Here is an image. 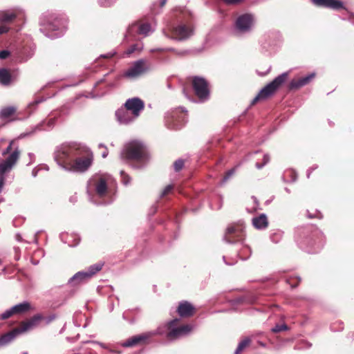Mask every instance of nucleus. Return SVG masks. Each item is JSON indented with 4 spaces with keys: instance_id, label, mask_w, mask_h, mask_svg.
I'll use <instances>...</instances> for the list:
<instances>
[{
    "instance_id": "1",
    "label": "nucleus",
    "mask_w": 354,
    "mask_h": 354,
    "mask_svg": "<svg viewBox=\"0 0 354 354\" xmlns=\"http://www.w3.org/2000/svg\"><path fill=\"white\" fill-rule=\"evenodd\" d=\"M54 159L65 171L83 173L91 167L93 153L86 145L73 143L58 147L55 151Z\"/></svg>"
},
{
    "instance_id": "2",
    "label": "nucleus",
    "mask_w": 354,
    "mask_h": 354,
    "mask_svg": "<svg viewBox=\"0 0 354 354\" xmlns=\"http://www.w3.org/2000/svg\"><path fill=\"white\" fill-rule=\"evenodd\" d=\"M39 24L41 31L50 38L62 35L65 29V21L55 17L54 14H44Z\"/></svg>"
},
{
    "instance_id": "3",
    "label": "nucleus",
    "mask_w": 354,
    "mask_h": 354,
    "mask_svg": "<svg viewBox=\"0 0 354 354\" xmlns=\"http://www.w3.org/2000/svg\"><path fill=\"white\" fill-rule=\"evenodd\" d=\"M121 157L131 160H145L147 158L145 146L141 141L132 140L125 145Z\"/></svg>"
},
{
    "instance_id": "4",
    "label": "nucleus",
    "mask_w": 354,
    "mask_h": 354,
    "mask_svg": "<svg viewBox=\"0 0 354 354\" xmlns=\"http://www.w3.org/2000/svg\"><path fill=\"white\" fill-rule=\"evenodd\" d=\"M112 181L113 179L110 175H95L88 183V192L94 191L98 196L104 197L106 195L108 186Z\"/></svg>"
},
{
    "instance_id": "5",
    "label": "nucleus",
    "mask_w": 354,
    "mask_h": 354,
    "mask_svg": "<svg viewBox=\"0 0 354 354\" xmlns=\"http://www.w3.org/2000/svg\"><path fill=\"white\" fill-rule=\"evenodd\" d=\"M288 75V72L283 73L264 86L253 99L252 104H254L259 101L265 100L270 97L287 80Z\"/></svg>"
},
{
    "instance_id": "6",
    "label": "nucleus",
    "mask_w": 354,
    "mask_h": 354,
    "mask_svg": "<svg viewBox=\"0 0 354 354\" xmlns=\"http://www.w3.org/2000/svg\"><path fill=\"white\" fill-rule=\"evenodd\" d=\"M163 34L169 38L183 40L189 38L194 33L190 23H180L174 27H168L162 30Z\"/></svg>"
},
{
    "instance_id": "7",
    "label": "nucleus",
    "mask_w": 354,
    "mask_h": 354,
    "mask_svg": "<svg viewBox=\"0 0 354 354\" xmlns=\"http://www.w3.org/2000/svg\"><path fill=\"white\" fill-rule=\"evenodd\" d=\"M19 155V151L18 148H16L8 158L0 163V191H2L6 176L16 164Z\"/></svg>"
},
{
    "instance_id": "8",
    "label": "nucleus",
    "mask_w": 354,
    "mask_h": 354,
    "mask_svg": "<svg viewBox=\"0 0 354 354\" xmlns=\"http://www.w3.org/2000/svg\"><path fill=\"white\" fill-rule=\"evenodd\" d=\"M245 225L243 222L230 225L225 231L224 239L230 243L243 242L245 238Z\"/></svg>"
},
{
    "instance_id": "9",
    "label": "nucleus",
    "mask_w": 354,
    "mask_h": 354,
    "mask_svg": "<svg viewBox=\"0 0 354 354\" xmlns=\"http://www.w3.org/2000/svg\"><path fill=\"white\" fill-rule=\"evenodd\" d=\"M179 319H175L167 325V337L170 339H177L188 335L194 328L193 326L189 324L178 326Z\"/></svg>"
},
{
    "instance_id": "10",
    "label": "nucleus",
    "mask_w": 354,
    "mask_h": 354,
    "mask_svg": "<svg viewBox=\"0 0 354 354\" xmlns=\"http://www.w3.org/2000/svg\"><path fill=\"white\" fill-rule=\"evenodd\" d=\"M102 266L103 264L101 263L92 265L87 270L77 272L72 278H71L69 282L73 286H77L85 283L99 272L102 269Z\"/></svg>"
},
{
    "instance_id": "11",
    "label": "nucleus",
    "mask_w": 354,
    "mask_h": 354,
    "mask_svg": "<svg viewBox=\"0 0 354 354\" xmlns=\"http://www.w3.org/2000/svg\"><path fill=\"white\" fill-rule=\"evenodd\" d=\"M192 86L196 96L201 102H204L209 98L208 83L204 78L194 77L192 80Z\"/></svg>"
},
{
    "instance_id": "12",
    "label": "nucleus",
    "mask_w": 354,
    "mask_h": 354,
    "mask_svg": "<svg viewBox=\"0 0 354 354\" xmlns=\"http://www.w3.org/2000/svg\"><path fill=\"white\" fill-rule=\"evenodd\" d=\"M149 70L147 62L140 59L133 63L131 66L124 73L123 76L128 79H135Z\"/></svg>"
},
{
    "instance_id": "13",
    "label": "nucleus",
    "mask_w": 354,
    "mask_h": 354,
    "mask_svg": "<svg viewBox=\"0 0 354 354\" xmlns=\"http://www.w3.org/2000/svg\"><path fill=\"white\" fill-rule=\"evenodd\" d=\"M254 24V16L251 14H243L237 17L235 29L239 33H246L252 30Z\"/></svg>"
},
{
    "instance_id": "14",
    "label": "nucleus",
    "mask_w": 354,
    "mask_h": 354,
    "mask_svg": "<svg viewBox=\"0 0 354 354\" xmlns=\"http://www.w3.org/2000/svg\"><path fill=\"white\" fill-rule=\"evenodd\" d=\"M50 320L41 314H36L24 321V332L31 330L43 324H47Z\"/></svg>"
},
{
    "instance_id": "15",
    "label": "nucleus",
    "mask_w": 354,
    "mask_h": 354,
    "mask_svg": "<svg viewBox=\"0 0 354 354\" xmlns=\"http://www.w3.org/2000/svg\"><path fill=\"white\" fill-rule=\"evenodd\" d=\"M155 29V22L140 21L137 24L132 25L129 28V32H131L134 30H137L140 35L147 37L151 35L152 32H153Z\"/></svg>"
},
{
    "instance_id": "16",
    "label": "nucleus",
    "mask_w": 354,
    "mask_h": 354,
    "mask_svg": "<svg viewBox=\"0 0 354 354\" xmlns=\"http://www.w3.org/2000/svg\"><path fill=\"white\" fill-rule=\"evenodd\" d=\"M124 107L133 114V117L138 118L141 111L145 108V104L140 98L133 97L126 101Z\"/></svg>"
},
{
    "instance_id": "17",
    "label": "nucleus",
    "mask_w": 354,
    "mask_h": 354,
    "mask_svg": "<svg viewBox=\"0 0 354 354\" xmlns=\"http://www.w3.org/2000/svg\"><path fill=\"white\" fill-rule=\"evenodd\" d=\"M115 117L118 122L121 124H129L138 118L133 117V114L125 107L118 109L115 112Z\"/></svg>"
},
{
    "instance_id": "18",
    "label": "nucleus",
    "mask_w": 354,
    "mask_h": 354,
    "mask_svg": "<svg viewBox=\"0 0 354 354\" xmlns=\"http://www.w3.org/2000/svg\"><path fill=\"white\" fill-rule=\"evenodd\" d=\"M314 4L335 10L346 9L345 3L339 0H313Z\"/></svg>"
},
{
    "instance_id": "19",
    "label": "nucleus",
    "mask_w": 354,
    "mask_h": 354,
    "mask_svg": "<svg viewBox=\"0 0 354 354\" xmlns=\"http://www.w3.org/2000/svg\"><path fill=\"white\" fill-rule=\"evenodd\" d=\"M154 334V333H145L140 335L133 336L124 342L122 346L124 347L133 346L137 344H141L147 342V341Z\"/></svg>"
},
{
    "instance_id": "20",
    "label": "nucleus",
    "mask_w": 354,
    "mask_h": 354,
    "mask_svg": "<svg viewBox=\"0 0 354 354\" xmlns=\"http://www.w3.org/2000/svg\"><path fill=\"white\" fill-rule=\"evenodd\" d=\"M22 333V326H19L17 328L3 334L0 336V348L3 347L12 342L17 335Z\"/></svg>"
},
{
    "instance_id": "21",
    "label": "nucleus",
    "mask_w": 354,
    "mask_h": 354,
    "mask_svg": "<svg viewBox=\"0 0 354 354\" xmlns=\"http://www.w3.org/2000/svg\"><path fill=\"white\" fill-rule=\"evenodd\" d=\"M22 313V302L17 304V305L11 307L10 308L6 310L5 312L0 315V319L5 320L7 319L12 316L17 314Z\"/></svg>"
},
{
    "instance_id": "22",
    "label": "nucleus",
    "mask_w": 354,
    "mask_h": 354,
    "mask_svg": "<svg viewBox=\"0 0 354 354\" xmlns=\"http://www.w3.org/2000/svg\"><path fill=\"white\" fill-rule=\"evenodd\" d=\"M315 76V73H311L306 77L298 80H292L290 83V88H298L308 84Z\"/></svg>"
},
{
    "instance_id": "23",
    "label": "nucleus",
    "mask_w": 354,
    "mask_h": 354,
    "mask_svg": "<svg viewBox=\"0 0 354 354\" xmlns=\"http://www.w3.org/2000/svg\"><path fill=\"white\" fill-rule=\"evenodd\" d=\"M194 308L187 301L182 302L178 308V313L180 317H189L194 314Z\"/></svg>"
},
{
    "instance_id": "24",
    "label": "nucleus",
    "mask_w": 354,
    "mask_h": 354,
    "mask_svg": "<svg viewBox=\"0 0 354 354\" xmlns=\"http://www.w3.org/2000/svg\"><path fill=\"white\" fill-rule=\"evenodd\" d=\"M252 224L254 227L258 230L266 228L268 225L266 215L265 214H261L260 216L254 217L252 219Z\"/></svg>"
},
{
    "instance_id": "25",
    "label": "nucleus",
    "mask_w": 354,
    "mask_h": 354,
    "mask_svg": "<svg viewBox=\"0 0 354 354\" xmlns=\"http://www.w3.org/2000/svg\"><path fill=\"white\" fill-rule=\"evenodd\" d=\"M12 77L6 68H0V84L3 86H8L11 83Z\"/></svg>"
},
{
    "instance_id": "26",
    "label": "nucleus",
    "mask_w": 354,
    "mask_h": 354,
    "mask_svg": "<svg viewBox=\"0 0 354 354\" xmlns=\"http://www.w3.org/2000/svg\"><path fill=\"white\" fill-rule=\"evenodd\" d=\"M17 108L15 106L3 107L0 110V120H6L15 114Z\"/></svg>"
},
{
    "instance_id": "27",
    "label": "nucleus",
    "mask_w": 354,
    "mask_h": 354,
    "mask_svg": "<svg viewBox=\"0 0 354 354\" xmlns=\"http://www.w3.org/2000/svg\"><path fill=\"white\" fill-rule=\"evenodd\" d=\"M16 18V15L12 12H0V24H6L12 21Z\"/></svg>"
},
{
    "instance_id": "28",
    "label": "nucleus",
    "mask_w": 354,
    "mask_h": 354,
    "mask_svg": "<svg viewBox=\"0 0 354 354\" xmlns=\"http://www.w3.org/2000/svg\"><path fill=\"white\" fill-rule=\"evenodd\" d=\"M142 45H139V44H134L133 46H131L129 48H128L125 52H124V55L126 56H129L131 53L136 52V51H138V52H140L142 50Z\"/></svg>"
},
{
    "instance_id": "29",
    "label": "nucleus",
    "mask_w": 354,
    "mask_h": 354,
    "mask_svg": "<svg viewBox=\"0 0 354 354\" xmlns=\"http://www.w3.org/2000/svg\"><path fill=\"white\" fill-rule=\"evenodd\" d=\"M250 339H245L243 341H241L235 351V354H240V353L249 345Z\"/></svg>"
},
{
    "instance_id": "30",
    "label": "nucleus",
    "mask_w": 354,
    "mask_h": 354,
    "mask_svg": "<svg viewBox=\"0 0 354 354\" xmlns=\"http://www.w3.org/2000/svg\"><path fill=\"white\" fill-rule=\"evenodd\" d=\"M183 165H184V162L183 160H180V159L175 161V162L174 164V169L177 171L180 170L183 167Z\"/></svg>"
},
{
    "instance_id": "31",
    "label": "nucleus",
    "mask_w": 354,
    "mask_h": 354,
    "mask_svg": "<svg viewBox=\"0 0 354 354\" xmlns=\"http://www.w3.org/2000/svg\"><path fill=\"white\" fill-rule=\"evenodd\" d=\"M270 160V157L268 154L263 155V162L262 164L257 163L256 167L258 169L262 168L266 164H267Z\"/></svg>"
},
{
    "instance_id": "32",
    "label": "nucleus",
    "mask_w": 354,
    "mask_h": 354,
    "mask_svg": "<svg viewBox=\"0 0 354 354\" xmlns=\"http://www.w3.org/2000/svg\"><path fill=\"white\" fill-rule=\"evenodd\" d=\"M102 6L108 7L112 5L116 0H98Z\"/></svg>"
},
{
    "instance_id": "33",
    "label": "nucleus",
    "mask_w": 354,
    "mask_h": 354,
    "mask_svg": "<svg viewBox=\"0 0 354 354\" xmlns=\"http://www.w3.org/2000/svg\"><path fill=\"white\" fill-rule=\"evenodd\" d=\"M10 28L6 24L0 25V35L6 34L9 32Z\"/></svg>"
},
{
    "instance_id": "34",
    "label": "nucleus",
    "mask_w": 354,
    "mask_h": 354,
    "mask_svg": "<svg viewBox=\"0 0 354 354\" xmlns=\"http://www.w3.org/2000/svg\"><path fill=\"white\" fill-rule=\"evenodd\" d=\"M35 310V306L30 303L24 301V313L29 310Z\"/></svg>"
},
{
    "instance_id": "35",
    "label": "nucleus",
    "mask_w": 354,
    "mask_h": 354,
    "mask_svg": "<svg viewBox=\"0 0 354 354\" xmlns=\"http://www.w3.org/2000/svg\"><path fill=\"white\" fill-rule=\"evenodd\" d=\"M287 329V326L285 324L283 325H277L275 327H274L272 330L274 333H278L282 330H285Z\"/></svg>"
},
{
    "instance_id": "36",
    "label": "nucleus",
    "mask_w": 354,
    "mask_h": 354,
    "mask_svg": "<svg viewBox=\"0 0 354 354\" xmlns=\"http://www.w3.org/2000/svg\"><path fill=\"white\" fill-rule=\"evenodd\" d=\"M173 187H174L171 185H167L160 194V197H164L167 195L172 190Z\"/></svg>"
},
{
    "instance_id": "37",
    "label": "nucleus",
    "mask_w": 354,
    "mask_h": 354,
    "mask_svg": "<svg viewBox=\"0 0 354 354\" xmlns=\"http://www.w3.org/2000/svg\"><path fill=\"white\" fill-rule=\"evenodd\" d=\"M10 55V52L8 50H3L0 51V59H7Z\"/></svg>"
},
{
    "instance_id": "38",
    "label": "nucleus",
    "mask_w": 354,
    "mask_h": 354,
    "mask_svg": "<svg viewBox=\"0 0 354 354\" xmlns=\"http://www.w3.org/2000/svg\"><path fill=\"white\" fill-rule=\"evenodd\" d=\"M234 172H235V169H234L229 170L226 173L225 176H224V178L223 179V182L227 181L230 178H231L234 175Z\"/></svg>"
},
{
    "instance_id": "39",
    "label": "nucleus",
    "mask_w": 354,
    "mask_h": 354,
    "mask_svg": "<svg viewBox=\"0 0 354 354\" xmlns=\"http://www.w3.org/2000/svg\"><path fill=\"white\" fill-rule=\"evenodd\" d=\"M121 176L122 178V182L124 185H127L130 182L129 176L124 171H121Z\"/></svg>"
},
{
    "instance_id": "40",
    "label": "nucleus",
    "mask_w": 354,
    "mask_h": 354,
    "mask_svg": "<svg viewBox=\"0 0 354 354\" xmlns=\"http://www.w3.org/2000/svg\"><path fill=\"white\" fill-rule=\"evenodd\" d=\"M21 224L22 218L21 217H16L12 221V225L15 227L21 226Z\"/></svg>"
},
{
    "instance_id": "41",
    "label": "nucleus",
    "mask_w": 354,
    "mask_h": 354,
    "mask_svg": "<svg viewBox=\"0 0 354 354\" xmlns=\"http://www.w3.org/2000/svg\"><path fill=\"white\" fill-rule=\"evenodd\" d=\"M14 250H15V259L18 261L21 258V254H20V252H21V250H20V248L19 247H16L15 246L14 247Z\"/></svg>"
},
{
    "instance_id": "42",
    "label": "nucleus",
    "mask_w": 354,
    "mask_h": 354,
    "mask_svg": "<svg viewBox=\"0 0 354 354\" xmlns=\"http://www.w3.org/2000/svg\"><path fill=\"white\" fill-rule=\"evenodd\" d=\"M15 140H12L10 142L8 147L5 150H3L2 152V154L3 156L6 155L7 153H8L10 152V151L11 150L12 145L15 144Z\"/></svg>"
},
{
    "instance_id": "43",
    "label": "nucleus",
    "mask_w": 354,
    "mask_h": 354,
    "mask_svg": "<svg viewBox=\"0 0 354 354\" xmlns=\"http://www.w3.org/2000/svg\"><path fill=\"white\" fill-rule=\"evenodd\" d=\"M99 148H103L104 151L102 153V158H106L108 156V149L107 148L102 144L99 145Z\"/></svg>"
},
{
    "instance_id": "44",
    "label": "nucleus",
    "mask_w": 354,
    "mask_h": 354,
    "mask_svg": "<svg viewBox=\"0 0 354 354\" xmlns=\"http://www.w3.org/2000/svg\"><path fill=\"white\" fill-rule=\"evenodd\" d=\"M227 5H234L239 3L242 0H223Z\"/></svg>"
},
{
    "instance_id": "45",
    "label": "nucleus",
    "mask_w": 354,
    "mask_h": 354,
    "mask_svg": "<svg viewBox=\"0 0 354 354\" xmlns=\"http://www.w3.org/2000/svg\"><path fill=\"white\" fill-rule=\"evenodd\" d=\"M15 239L18 242H21V239H22V237H21V234L19 232H17L15 233Z\"/></svg>"
},
{
    "instance_id": "46",
    "label": "nucleus",
    "mask_w": 354,
    "mask_h": 354,
    "mask_svg": "<svg viewBox=\"0 0 354 354\" xmlns=\"http://www.w3.org/2000/svg\"><path fill=\"white\" fill-rule=\"evenodd\" d=\"M171 49L170 48H154V49H151V53H153V52H156V51H165V50H170Z\"/></svg>"
},
{
    "instance_id": "47",
    "label": "nucleus",
    "mask_w": 354,
    "mask_h": 354,
    "mask_svg": "<svg viewBox=\"0 0 354 354\" xmlns=\"http://www.w3.org/2000/svg\"><path fill=\"white\" fill-rule=\"evenodd\" d=\"M33 54H34V48L32 46H30V51L28 53L27 57H31Z\"/></svg>"
},
{
    "instance_id": "48",
    "label": "nucleus",
    "mask_w": 354,
    "mask_h": 354,
    "mask_svg": "<svg viewBox=\"0 0 354 354\" xmlns=\"http://www.w3.org/2000/svg\"><path fill=\"white\" fill-rule=\"evenodd\" d=\"M174 122H175L174 126L176 128H178V127H180L181 126V124H179V122H178V119H177V118L175 119Z\"/></svg>"
},
{
    "instance_id": "49",
    "label": "nucleus",
    "mask_w": 354,
    "mask_h": 354,
    "mask_svg": "<svg viewBox=\"0 0 354 354\" xmlns=\"http://www.w3.org/2000/svg\"><path fill=\"white\" fill-rule=\"evenodd\" d=\"M167 0H160V7H163L167 3Z\"/></svg>"
},
{
    "instance_id": "50",
    "label": "nucleus",
    "mask_w": 354,
    "mask_h": 354,
    "mask_svg": "<svg viewBox=\"0 0 354 354\" xmlns=\"http://www.w3.org/2000/svg\"><path fill=\"white\" fill-rule=\"evenodd\" d=\"M243 250L247 251L249 254H250V248L249 247H248L247 245L244 246V249Z\"/></svg>"
},
{
    "instance_id": "51",
    "label": "nucleus",
    "mask_w": 354,
    "mask_h": 354,
    "mask_svg": "<svg viewBox=\"0 0 354 354\" xmlns=\"http://www.w3.org/2000/svg\"><path fill=\"white\" fill-rule=\"evenodd\" d=\"M114 55V53H108L107 55H102L104 57H111L113 55Z\"/></svg>"
},
{
    "instance_id": "52",
    "label": "nucleus",
    "mask_w": 354,
    "mask_h": 354,
    "mask_svg": "<svg viewBox=\"0 0 354 354\" xmlns=\"http://www.w3.org/2000/svg\"><path fill=\"white\" fill-rule=\"evenodd\" d=\"M98 344H99L100 345V346H102V348H106V346H105L103 344H102V343H98Z\"/></svg>"
},
{
    "instance_id": "53",
    "label": "nucleus",
    "mask_w": 354,
    "mask_h": 354,
    "mask_svg": "<svg viewBox=\"0 0 354 354\" xmlns=\"http://www.w3.org/2000/svg\"><path fill=\"white\" fill-rule=\"evenodd\" d=\"M248 257H241V259H248Z\"/></svg>"
},
{
    "instance_id": "54",
    "label": "nucleus",
    "mask_w": 354,
    "mask_h": 354,
    "mask_svg": "<svg viewBox=\"0 0 354 354\" xmlns=\"http://www.w3.org/2000/svg\"><path fill=\"white\" fill-rule=\"evenodd\" d=\"M252 198L254 200V202L256 203V200H257L256 198Z\"/></svg>"
},
{
    "instance_id": "55",
    "label": "nucleus",
    "mask_w": 354,
    "mask_h": 354,
    "mask_svg": "<svg viewBox=\"0 0 354 354\" xmlns=\"http://www.w3.org/2000/svg\"><path fill=\"white\" fill-rule=\"evenodd\" d=\"M33 175L35 176H36V173H35V171H33Z\"/></svg>"
}]
</instances>
